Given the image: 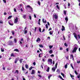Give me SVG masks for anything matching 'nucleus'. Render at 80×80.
Segmentation results:
<instances>
[{
  "label": "nucleus",
  "mask_w": 80,
  "mask_h": 80,
  "mask_svg": "<svg viewBox=\"0 0 80 80\" xmlns=\"http://www.w3.org/2000/svg\"><path fill=\"white\" fill-rule=\"evenodd\" d=\"M52 59H48V63L49 65H51L52 64Z\"/></svg>",
  "instance_id": "1"
},
{
  "label": "nucleus",
  "mask_w": 80,
  "mask_h": 80,
  "mask_svg": "<svg viewBox=\"0 0 80 80\" xmlns=\"http://www.w3.org/2000/svg\"><path fill=\"white\" fill-rule=\"evenodd\" d=\"M18 17H16V18L15 19V20L14 21V23L17 24V22H18Z\"/></svg>",
  "instance_id": "2"
},
{
  "label": "nucleus",
  "mask_w": 80,
  "mask_h": 80,
  "mask_svg": "<svg viewBox=\"0 0 80 80\" xmlns=\"http://www.w3.org/2000/svg\"><path fill=\"white\" fill-rule=\"evenodd\" d=\"M8 43L9 45H12L13 43V41H9L8 42Z\"/></svg>",
  "instance_id": "3"
},
{
  "label": "nucleus",
  "mask_w": 80,
  "mask_h": 80,
  "mask_svg": "<svg viewBox=\"0 0 80 80\" xmlns=\"http://www.w3.org/2000/svg\"><path fill=\"white\" fill-rule=\"evenodd\" d=\"M77 47H75L73 51H72V53H74V52H76L77 51Z\"/></svg>",
  "instance_id": "4"
},
{
  "label": "nucleus",
  "mask_w": 80,
  "mask_h": 80,
  "mask_svg": "<svg viewBox=\"0 0 80 80\" xmlns=\"http://www.w3.org/2000/svg\"><path fill=\"white\" fill-rule=\"evenodd\" d=\"M27 7L28 8H30L32 12L33 11V8H32V7H30V5H27Z\"/></svg>",
  "instance_id": "5"
},
{
  "label": "nucleus",
  "mask_w": 80,
  "mask_h": 80,
  "mask_svg": "<svg viewBox=\"0 0 80 80\" xmlns=\"http://www.w3.org/2000/svg\"><path fill=\"white\" fill-rule=\"evenodd\" d=\"M18 60H19V58H16L14 62L15 63H17V62L18 61Z\"/></svg>",
  "instance_id": "6"
},
{
  "label": "nucleus",
  "mask_w": 80,
  "mask_h": 80,
  "mask_svg": "<svg viewBox=\"0 0 80 80\" xmlns=\"http://www.w3.org/2000/svg\"><path fill=\"white\" fill-rule=\"evenodd\" d=\"M35 73V70L32 69V71L31 74L32 75H33Z\"/></svg>",
  "instance_id": "7"
},
{
  "label": "nucleus",
  "mask_w": 80,
  "mask_h": 80,
  "mask_svg": "<svg viewBox=\"0 0 80 80\" xmlns=\"http://www.w3.org/2000/svg\"><path fill=\"white\" fill-rule=\"evenodd\" d=\"M74 37L76 38V39H77V34L75 33H73Z\"/></svg>",
  "instance_id": "8"
},
{
  "label": "nucleus",
  "mask_w": 80,
  "mask_h": 80,
  "mask_svg": "<svg viewBox=\"0 0 80 80\" xmlns=\"http://www.w3.org/2000/svg\"><path fill=\"white\" fill-rule=\"evenodd\" d=\"M62 28L61 29V30L62 32H63L64 30H65V27L63 26H62Z\"/></svg>",
  "instance_id": "9"
},
{
  "label": "nucleus",
  "mask_w": 80,
  "mask_h": 80,
  "mask_svg": "<svg viewBox=\"0 0 80 80\" xmlns=\"http://www.w3.org/2000/svg\"><path fill=\"white\" fill-rule=\"evenodd\" d=\"M54 17L55 18L56 20H57V18H58V16H57V15L56 14H54Z\"/></svg>",
  "instance_id": "10"
},
{
  "label": "nucleus",
  "mask_w": 80,
  "mask_h": 80,
  "mask_svg": "<svg viewBox=\"0 0 80 80\" xmlns=\"http://www.w3.org/2000/svg\"><path fill=\"white\" fill-rule=\"evenodd\" d=\"M65 20H66V22H68V17L67 16L65 18Z\"/></svg>",
  "instance_id": "11"
},
{
  "label": "nucleus",
  "mask_w": 80,
  "mask_h": 80,
  "mask_svg": "<svg viewBox=\"0 0 80 80\" xmlns=\"http://www.w3.org/2000/svg\"><path fill=\"white\" fill-rule=\"evenodd\" d=\"M40 38H38L37 39V40H36V42H40Z\"/></svg>",
  "instance_id": "12"
},
{
  "label": "nucleus",
  "mask_w": 80,
  "mask_h": 80,
  "mask_svg": "<svg viewBox=\"0 0 80 80\" xmlns=\"http://www.w3.org/2000/svg\"><path fill=\"white\" fill-rule=\"evenodd\" d=\"M53 31H51L49 32V34L51 35H52V34H53Z\"/></svg>",
  "instance_id": "13"
},
{
  "label": "nucleus",
  "mask_w": 80,
  "mask_h": 80,
  "mask_svg": "<svg viewBox=\"0 0 80 80\" xmlns=\"http://www.w3.org/2000/svg\"><path fill=\"white\" fill-rule=\"evenodd\" d=\"M56 8H57L58 10H60V7H59V5H56Z\"/></svg>",
  "instance_id": "14"
},
{
  "label": "nucleus",
  "mask_w": 80,
  "mask_h": 80,
  "mask_svg": "<svg viewBox=\"0 0 80 80\" xmlns=\"http://www.w3.org/2000/svg\"><path fill=\"white\" fill-rule=\"evenodd\" d=\"M14 51L17 52H19V50L18 49H15L14 50Z\"/></svg>",
  "instance_id": "15"
},
{
  "label": "nucleus",
  "mask_w": 80,
  "mask_h": 80,
  "mask_svg": "<svg viewBox=\"0 0 80 80\" xmlns=\"http://www.w3.org/2000/svg\"><path fill=\"white\" fill-rule=\"evenodd\" d=\"M42 22L44 23H47V21L46 20H45L44 21V19H42Z\"/></svg>",
  "instance_id": "16"
},
{
  "label": "nucleus",
  "mask_w": 80,
  "mask_h": 80,
  "mask_svg": "<svg viewBox=\"0 0 80 80\" xmlns=\"http://www.w3.org/2000/svg\"><path fill=\"white\" fill-rule=\"evenodd\" d=\"M49 70H50V67H48L47 69V70H46L47 72H49Z\"/></svg>",
  "instance_id": "17"
},
{
  "label": "nucleus",
  "mask_w": 80,
  "mask_h": 80,
  "mask_svg": "<svg viewBox=\"0 0 80 80\" xmlns=\"http://www.w3.org/2000/svg\"><path fill=\"white\" fill-rule=\"evenodd\" d=\"M49 53H50V54H52L53 53V51H52V50H51L49 51Z\"/></svg>",
  "instance_id": "18"
},
{
  "label": "nucleus",
  "mask_w": 80,
  "mask_h": 80,
  "mask_svg": "<svg viewBox=\"0 0 80 80\" xmlns=\"http://www.w3.org/2000/svg\"><path fill=\"white\" fill-rule=\"evenodd\" d=\"M68 64V63H67V64L65 65L64 66V68H67V66H68V65H67Z\"/></svg>",
  "instance_id": "19"
},
{
  "label": "nucleus",
  "mask_w": 80,
  "mask_h": 80,
  "mask_svg": "<svg viewBox=\"0 0 80 80\" xmlns=\"http://www.w3.org/2000/svg\"><path fill=\"white\" fill-rule=\"evenodd\" d=\"M52 75L51 74L50 75L48 76V79L49 80H50V78L51 77H52Z\"/></svg>",
  "instance_id": "20"
},
{
  "label": "nucleus",
  "mask_w": 80,
  "mask_h": 80,
  "mask_svg": "<svg viewBox=\"0 0 80 80\" xmlns=\"http://www.w3.org/2000/svg\"><path fill=\"white\" fill-rule=\"evenodd\" d=\"M23 59H21L19 61L20 63H22V60H23Z\"/></svg>",
  "instance_id": "21"
},
{
  "label": "nucleus",
  "mask_w": 80,
  "mask_h": 80,
  "mask_svg": "<svg viewBox=\"0 0 80 80\" xmlns=\"http://www.w3.org/2000/svg\"><path fill=\"white\" fill-rule=\"evenodd\" d=\"M55 69H56L55 68H52V70H53L54 72H55Z\"/></svg>",
  "instance_id": "22"
},
{
  "label": "nucleus",
  "mask_w": 80,
  "mask_h": 80,
  "mask_svg": "<svg viewBox=\"0 0 80 80\" xmlns=\"http://www.w3.org/2000/svg\"><path fill=\"white\" fill-rule=\"evenodd\" d=\"M25 67L26 68H27V69L28 68V64L25 65Z\"/></svg>",
  "instance_id": "23"
},
{
  "label": "nucleus",
  "mask_w": 80,
  "mask_h": 80,
  "mask_svg": "<svg viewBox=\"0 0 80 80\" xmlns=\"http://www.w3.org/2000/svg\"><path fill=\"white\" fill-rule=\"evenodd\" d=\"M8 22L9 25H11V26H13V24H11V23H10V22H9V21Z\"/></svg>",
  "instance_id": "24"
},
{
  "label": "nucleus",
  "mask_w": 80,
  "mask_h": 80,
  "mask_svg": "<svg viewBox=\"0 0 80 80\" xmlns=\"http://www.w3.org/2000/svg\"><path fill=\"white\" fill-rule=\"evenodd\" d=\"M8 22L9 25H11V26H13V24H11V23H10V22H9V21Z\"/></svg>",
  "instance_id": "25"
},
{
  "label": "nucleus",
  "mask_w": 80,
  "mask_h": 80,
  "mask_svg": "<svg viewBox=\"0 0 80 80\" xmlns=\"http://www.w3.org/2000/svg\"><path fill=\"white\" fill-rule=\"evenodd\" d=\"M22 71H24V70H26V69L24 68V67L23 66H22Z\"/></svg>",
  "instance_id": "26"
},
{
  "label": "nucleus",
  "mask_w": 80,
  "mask_h": 80,
  "mask_svg": "<svg viewBox=\"0 0 80 80\" xmlns=\"http://www.w3.org/2000/svg\"><path fill=\"white\" fill-rule=\"evenodd\" d=\"M12 17V16H9V17L8 18V19H10Z\"/></svg>",
  "instance_id": "27"
},
{
  "label": "nucleus",
  "mask_w": 80,
  "mask_h": 80,
  "mask_svg": "<svg viewBox=\"0 0 80 80\" xmlns=\"http://www.w3.org/2000/svg\"><path fill=\"white\" fill-rule=\"evenodd\" d=\"M70 59H72V58H73V54H71L70 55Z\"/></svg>",
  "instance_id": "28"
},
{
  "label": "nucleus",
  "mask_w": 80,
  "mask_h": 80,
  "mask_svg": "<svg viewBox=\"0 0 80 80\" xmlns=\"http://www.w3.org/2000/svg\"><path fill=\"white\" fill-rule=\"evenodd\" d=\"M11 57H15V56L14 55V54L13 53H11Z\"/></svg>",
  "instance_id": "29"
},
{
  "label": "nucleus",
  "mask_w": 80,
  "mask_h": 80,
  "mask_svg": "<svg viewBox=\"0 0 80 80\" xmlns=\"http://www.w3.org/2000/svg\"><path fill=\"white\" fill-rule=\"evenodd\" d=\"M26 16H27V15H23V17L24 18V19H25L26 18Z\"/></svg>",
  "instance_id": "30"
},
{
  "label": "nucleus",
  "mask_w": 80,
  "mask_h": 80,
  "mask_svg": "<svg viewBox=\"0 0 80 80\" xmlns=\"http://www.w3.org/2000/svg\"><path fill=\"white\" fill-rule=\"evenodd\" d=\"M14 41L15 42V43H17V38H14Z\"/></svg>",
  "instance_id": "31"
},
{
  "label": "nucleus",
  "mask_w": 80,
  "mask_h": 80,
  "mask_svg": "<svg viewBox=\"0 0 80 80\" xmlns=\"http://www.w3.org/2000/svg\"><path fill=\"white\" fill-rule=\"evenodd\" d=\"M39 46L40 47H41L42 48H43V46L42 44H40L39 45Z\"/></svg>",
  "instance_id": "32"
},
{
  "label": "nucleus",
  "mask_w": 80,
  "mask_h": 80,
  "mask_svg": "<svg viewBox=\"0 0 80 80\" xmlns=\"http://www.w3.org/2000/svg\"><path fill=\"white\" fill-rule=\"evenodd\" d=\"M61 75H62V76H63V77H65V74H64L62 73H61Z\"/></svg>",
  "instance_id": "33"
},
{
  "label": "nucleus",
  "mask_w": 80,
  "mask_h": 80,
  "mask_svg": "<svg viewBox=\"0 0 80 80\" xmlns=\"http://www.w3.org/2000/svg\"><path fill=\"white\" fill-rule=\"evenodd\" d=\"M39 30L40 32H42V31H41L42 30V29H41V28H39Z\"/></svg>",
  "instance_id": "34"
},
{
  "label": "nucleus",
  "mask_w": 80,
  "mask_h": 80,
  "mask_svg": "<svg viewBox=\"0 0 80 80\" xmlns=\"http://www.w3.org/2000/svg\"><path fill=\"white\" fill-rule=\"evenodd\" d=\"M2 52H3L4 51V49H3L2 48H1Z\"/></svg>",
  "instance_id": "35"
},
{
  "label": "nucleus",
  "mask_w": 80,
  "mask_h": 80,
  "mask_svg": "<svg viewBox=\"0 0 80 80\" xmlns=\"http://www.w3.org/2000/svg\"><path fill=\"white\" fill-rule=\"evenodd\" d=\"M74 73L76 74V75H78V72L76 71H74Z\"/></svg>",
  "instance_id": "36"
},
{
  "label": "nucleus",
  "mask_w": 80,
  "mask_h": 80,
  "mask_svg": "<svg viewBox=\"0 0 80 80\" xmlns=\"http://www.w3.org/2000/svg\"><path fill=\"white\" fill-rule=\"evenodd\" d=\"M57 63H56L55 65L56 69H57Z\"/></svg>",
  "instance_id": "37"
},
{
  "label": "nucleus",
  "mask_w": 80,
  "mask_h": 80,
  "mask_svg": "<svg viewBox=\"0 0 80 80\" xmlns=\"http://www.w3.org/2000/svg\"><path fill=\"white\" fill-rule=\"evenodd\" d=\"M18 72H19L18 70H16L15 73H17L18 74Z\"/></svg>",
  "instance_id": "38"
},
{
  "label": "nucleus",
  "mask_w": 80,
  "mask_h": 80,
  "mask_svg": "<svg viewBox=\"0 0 80 80\" xmlns=\"http://www.w3.org/2000/svg\"><path fill=\"white\" fill-rule=\"evenodd\" d=\"M28 32V31H27V30H25V32H24L25 34L26 33H27Z\"/></svg>",
  "instance_id": "39"
},
{
  "label": "nucleus",
  "mask_w": 80,
  "mask_h": 80,
  "mask_svg": "<svg viewBox=\"0 0 80 80\" xmlns=\"http://www.w3.org/2000/svg\"><path fill=\"white\" fill-rule=\"evenodd\" d=\"M12 35H14L15 34V32H14V31H12Z\"/></svg>",
  "instance_id": "40"
},
{
  "label": "nucleus",
  "mask_w": 80,
  "mask_h": 80,
  "mask_svg": "<svg viewBox=\"0 0 80 80\" xmlns=\"http://www.w3.org/2000/svg\"><path fill=\"white\" fill-rule=\"evenodd\" d=\"M71 66V67L72 68V69H74V68L73 67V66H72V64L71 63L70 64Z\"/></svg>",
  "instance_id": "41"
},
{
  "label": "nucleus",
  "mask_w": 80,
  "mask_h": 80,
  "mask_svg": "<svg viewBox=\"0 0 80 80\" xmlns=\"http://www.w3.org/2000/svg\"><path fill=\"white\" fill-rule=\"evenodd\" d=\"M46 28L47 29H48V25H47V24H46Z\"/></svg>",
  "instance_id": "42"
},
{
  "label": "nucleus",
  "mask_w": 80,
  "mask_h": 80,
  "mask_svg": "<svg viewBox=\"0 0 80 80\" xmlns=\"http://www.w3.org/2000/svg\"><path fill=\"white\" fill-rule=\"evenodd\" d=\"M64 45L65 47H68V45H67V44L66 43H64Z\"/></svg>",
  "instance_id": "43"
},
{
  "label": "nucleus",
  "mask_w": 80,
  "mask_h": 80,
  "mask_svg": "<svg viewBox=\"0 0 80 80\" xmlns=\"http://www.w3.org/2000/svg\"><path fill=\"white\" fill-rule=\"evenodd\" d=\"M64 15H66V13H67V11H64Z\"/></svg>",
  "instance_id": "44"
},
{
  "label": "nucleus",
  "mask_w": 80,
  "mask_h": 80,
  "mask_svg": "<svg viewBox=\"0 0 80 80\" xmlns=\"http://www.w3.org/2000/svg\"><path fill=\"white\" fill-rule=\"evenodd\" d=\"M38 75L39 77H40V78H42V77L40 74H38Z\"/></svg>",
  "instance_id": "45"
},
{
  "label": "nucleus",
  "mask_w": 80,
  "mask_h": 80,
  "mask_svg": "<svg viewBox=\"0 0 80 80\" xmlns=\"http://www.w3.org/2000/svg\"><path fill=\"white\" fill-rule=\"evenodd\" d=\"M70 77H71V78H73L74 77V76H73V75L72 76V75L71 74H70Z\"/></svg>",
  "instance_id": "46"
},
{
  "label": "nucleus",
  "mask_w": 80,
  "mask_h": 80,
  "mask_svg": "<svg viewBox=\"0 0 80 80\" xmlns=\"http://www.w3.org/2000/svg\"><path fill=\"white\" fill-rule=\"evenodd\" d=\"M49 48L50 49H51V48H53V46H49Z\"/></svg>",
  "instance_id": "47"
},
{
  "label": "nucleus",
  "mask_w": 80,
  "mask_h": 80,
  "mask_svg": "<svg viewBox=\"0 0 80 80\" xmlns=\"http://www.w3.org/2000/svg\"><path fill=\"white\" fill-rule=\"evenodd\" d=\"M78 39H80V34L78 35Z\"/></svg>",
  "instance_id": "48"
},
{
  "label": "nucleus",
  "mask_w": 80,
  "mask_h": 80,
  "mask_svg": "<svg viewBox=\"0 0 80 80\" xmlns=\"http://www.w3.org/2000/svg\"><path fill=\"white\" fill-rule=\"evenodd\" d=\"M57 72H58V73H59L60 72V70H59V69H58L57 70Z\"/></svg>",
  "instance_id": "49"
},
{
  "label": "nucleus",
  "mask_w": 80,
  "mask_h": 80,
  "mask_svg": "<svg viewBox=\"0 0 80 80\" xmlns=\"http://www.w3.org/2000/svg\"><path fill=\"white\" fill-rule=\"evenodd\" d=\"M32 68H33L32 67V66L30 68H29V70H32Z\"/></svg>",
  "instance_id": "50"
},
{
  "label": "nucleus",
  "mask_w": 80,
  "mask_h": 80,
  "mask_svg": "<svg viewBox=\"0 0 80 80\" xmlns=\"http://www.w3.org/2000/svg\"><path fill=\"white\" fill-rule=\"evenodd\" d=\"M37 27L35 28L34 32H36V30H37Z\"/></svg>",
  "instance_id": "51"
},
{
  "label": "nucleus",
  "mask_w": 80,
  "mask_h": 80,
  "mask_svg": "<svg viewBox=\"0 0 80 80\" xmlns=\"http://www.w3.org/2000/svg\"><path fill=\"white\" fill-rule=\"evenodd\" d=\"M3 2L5 3H7V2L6 1V0H2Z\"/></svg>",
  "instance_id": "52"
},
{
  "label": "nucleus",
  "mask_w": 80,
  "mask_h": 80,
  "mask_svg": "<svg viewBox=\"0 0 80 80\" xmlns=\"http://www.w3.org/2000/svg\"><path fill=\"white\" fill-rule=\"evenodd\" d=\"M38 5H40V2L39 1H38Z\"/></svg>",
  "instance_id": "53"
},
{
  "label": "nucleus",
  "mask_w": 80,
  "mask_h": 80,
  "mask_svg": "<svg viewBox=\"0 0 80 80\" xmlns=\"http://www.w3.org/2000/svg\"><path fill=\"white\" fill-rule=\"evenodd\" d=\"M33 65L35 66L36 65V63L35 62H34L33 63Z\"/></svg>",
  "instance_id": "54"
},
{
  "label": "nucleus",
  "mask_w": 80,
  "mask_h": 80,
  "mask_svg": "<svg viewBox=\"0 0 80 80\" xmlns=\"http://www.w3.org/2000/svg\"><path fill=\"white\" fill-rule=\"evenodd\" d=\"M41 54H42V53H40V54H39V57L40 58H41V57H41V56H40V55H41Z\"/></svg>",
  "instance_id": "55"
},
{
  "label": "nucleus",
  "mask_w": 80,
  "mask_h": 80,
  "mask_svg": "<svg viewBox=\"0 0 80 80\" xmlns=\"http://www.w3.org/2000/svg\"><path fill=\"white\" fill-rule=\"evenodd\" d=\"M59 77L61 79H62H62L63 78H62V77L60 76H59Z\"/></svg>",
  "instance_id": "56"
},
{
  "label": "nucleus",
  "mask_w": 80,
  "mask_h": 80,
  "mask_svg": "<svg viewBox=\"0 0 80 80\" xmlns=\"http://www.w3.org/2000/svg\"><path fill=\"white\" fill-rule=\"evenodd\" d=\"M14 11L15 12H17V10H16V9L15 8H14Z\"/></svg>",
  "instance_id": "57"
},
{
  "label": "nucleus",
  "mask_w": 80,
  "mask_h": 80,
  "mask_svg": "<svg viewBox=\"0 0 80 80\" xmlns=\"http://www.w3.org/2000/svg\"><path fill=\"white\" fill-rule=\"evenodd\" d=\"M41 67L42 68V69H43V65H41Z\"/></svg>",
  "instance_id": "58"
},
{
  "label": "nucleus",
  "mask_w": 80,
  "mask_h": 80,
  "mask_svg": "<svg viewBox=\"0 0 80 80\" xmlns=\"http://www.w3.org/2000/svg\"><path fill=\"white\" fill-rule=\"evenodd\" d=\"M29 19L30 20H32V17H31V16H30V15L29 16Z\"/></svg>",
  "instance_id": "59"
},
{
  "label": "nucleus",
  "mask_w": 80,
  "mask_h": 80,
  "mask_svg": "<svg viewBox=\"0 0 80 80\" xmlns=\"http://www.w3.org/2000/svg\"><path fill=\"white\" fill-rule=\"evenodd\" d=\"M68 57H69L68 56L67 57H66V58L67 59V60H68Z\"/></svg>",
  "instance_id": "60"
},
{
  "label": "nucleus",
  "mask_w": 80,
  "mask_h": 80,
  "mask_svg": "<svg viewBox=\"0 0 80 80\" xmlns=\"http://www.w3.org/2000/svg\"><path fill=\"white\" fill-rule=\"evenodd\" d=\"M51 57H54V55L53 54H52L51 55Z\"/></svg>",
  "instance_id": "61"
},
{
  "label": "nucleus",
  "mask_w": 80,
  "mask_h": 80,
  "mask_svg": "<svg viewBox=\"0 0 80 80\" xmlns=\"http://www.w3.org/2000/svg\"><path fill=\"white\" fill-rule=\"evenodd\" d=\"M3 22L1 21H0V23H1V24H2Z\"/></svg>",
  "instance_id": "62"
},
{
  "label": "nucleus",
  "mask_w": 80,
  "mask_h": 80,
  "mask_svg": "<svg viewBox=\"0 0 80 80\" xmlns=\"http://www.w3.org/2000/svg\"><path fill=\"white\" fill-rule=\"evenodd\" d=\"M60 50H63V48H60Z\"/></svg>",
  "instance_id": "63"
},
{
  "label": "nucleus",
  "mask_w": 80,
  "mask_h": 80,
  "mask_svg": "<svg viewBox=\"0 0 80 80\" xmlns=\"http://www.w3.org/2000/svg\"><path fill=\"white\" fill-rule=\"evenodd\" d=\"M80 74H79L78 76V78H80Z\"/></svg>",
  "instance_id": "64"
}]
</instances>
